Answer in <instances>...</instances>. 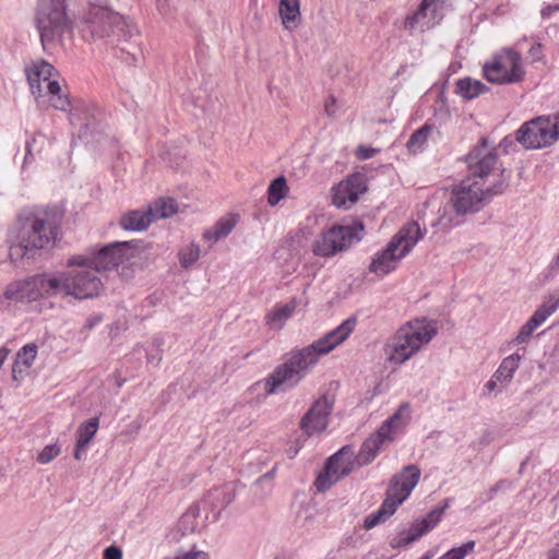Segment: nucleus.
Segmentation results:
<instances>
[{
	"label": "nucleus",
	"mask_w": 559,
	"mask_h": 559,
	"mask_svg": "<svg viewBox=\"0 0 559 559\" xmlns=\"http://www.w3.org/2000/svg\"><path fill=\"white\" fill-rule=\"evenodd\" d=\"M409 420L411 406L404 403L377 431L365 440L357 454H355L353 447H343L329 459L324 472L318 476L316 480L318 490L329 489L333 484L348 475L356 464L359 466L370 464L382 449L403 433Z\"/></svg>",
	"instance_id": "1"
},
{
	"label": "nucleus",
	"mask_w": 559,
	"mask_h": 559,
	"mask_svg": "<svg viewBox=\"0 0 559 559\" xmlns=\"http://www.w3.org/2000/svg\"><path fill=\"white\" fill-rule=\"evenodd\" d=\"M355 326V318L349 317L336 329L309 346L292 352L289 358L280 365L265 380V392L272 394L282 389L293 388L298 384L307 371L322 356L328 355L349 336Z\"/></svg>",
	"instance_id": "2"
},
{
	"label": "nucleus",
	"mask_w": 559,
	"mask_h": 559,
	"mask_svg": "<svg viewBox=\"0 0 559 559\" xmlns=\"http://www.w3.org/2000/svg\"><path fill=\"white\" fill-rule=\"evenodd\" d=\"M58 229L55 211L44 207L22 210L11 230L10 258H33L37 251L48 248L56 241Z\"/></svg>",
	"instance_id": "3"
},
{
	"label": "nucleus",
	"mask_w": 559,
	"mask_h": 559,
	"mask_svg": "<svg viewBox=\"0 0 559 559\" xmlns=\"http://www.w3.org/2000/svg\"><path fill=\"white\" fill-rule=\"evenodd\" d=\"M499 194L473 178L465 177L452 187L448 201L439 209L438 219L432 225L443 230L456 227L463 223L465 215L480 211L492 197Z\"/></svg>",
	"instance_id": "4"
},
{
	"label": "nucleus",
	"mask_w": 559,
	"mask_h": 559,
	"mask_svg": "<svg viewBox=\"0 0 559 559\" xmlns=\"http://www.w3.org/2000/svg\"><path fill=\"white\" fill-rule=\"evenodd\" d=\"M437 321L416 317L401 326L385 343L384 355L389 364L400 366L417 354L437 334Z\"/></svg>",
	"instance_id": "5"
},
{
	"label": "nucleus",
	"mask_w": 559,
	"mask_h": 559,
	"mask_svg": "<svg viewBox=\"0 0 559 559\" xmlns=\"http://www.w3.org/2000/svg\"><path fill=\"white\" fill-rule=\"evenodd\" d=\"M466 178L489 187V191L503 193L509 187L510 173L502 168L497 150L489 146L487 138L480 141L466 155Z\"/></svg>",
	"instance_id": "6"
},
{
	"label": "nucleus",
	"mask_w": 559,
	"mask_h": 559,
	"mask_svg": "<svg viewBox=\"0 0 559 559\" xmlns=\"http://www.w3.org/2000/svg\"><path fill=\"white\" fill-rule=\"evenodd\" d=\"M419 478L420 471L413 464L405 466L401 473L394 475L390 480L384 501L376 512L365 519L364 527L366 530L373 528L393 515L397 507L411 496Z\"/></svg>",
	"instance_id": "7"
},
{
	"label": "nucleus",
	"mask_w": 559,
	"mask_h": 559,
	"mask_svg": "<svg viewBox=\"0 0 559 559\" xmlns=\"http://www.w3.org/2000/svg\"><path fill=\"white\" fill-rule=\"evenodd\" d=\"M423 237L419 224L408 222L393 236L385 249L376 253L369 266L370 272L380 276L392 272Z\"/></svg>",
	"instance_id": "8"
},
{
	"label": "nucleus",
	"mask_w": 559,
	"mask_h": 559,
	"mask_svg": "<svg viewBox=\"0 0 559 559\" xmlns=\"http://www.w3.org/2000/svg\"><path fill=\"white\" fill-rule=\"evenodd\" d=\"M67 0H39L36 13V27L43 49L50 52L61 41L68 28L66 15Z\"/></svg>",
	"instance_id": "9"
},
{
	"label": "nucleus",
	"mask_w": 559,
	"mask_h": 559,
	"mask_svg": "<svg viewBox=\"0 0 559 559\" xmlns=\"http://www.w3.org/2000/svg\"><path fill=\"white\" fill-rule=\"evenodd\" d=\"M143 249L142 241H117L107 245L91 257L78 255L69 259V265L88 266L96 273L117 267L119 264L138 255Z\"/></svg>",
	"instance_id": "10"
},
{
	"label": "nucleus",
	"mask_w": 559,
	"mask_h": 559,
	"mask_svg": "<svg viewBox=\"0 0 559 559\" xmlns=\"http://www.w3.org/2000/svg\"><path fill=\"white\" fill-rule=\"evenodd\" d=\"M55 68L45 60H37L25 68L32 94L39 98L49 96L50 105L66 111L70 107L68 95L61 93V86L53 75Z\"/></svg>",
	"instance_id": "11"
},
{
	"label": "nucleus",
	"mask_w": 559,
	"mask_h": 559,
	"mask_svg": "<svg viewBox=\"0 0 559 559\" xmlns=\"http://www.w3.org/2000/svg\"><path fill=\"white\" fill-rule=\"evenodd\" d=\"M87 22L94 37L103 38L117 35L128 41L138 35V31L130 20L108 7H93Z\"/></svg>",
	"instance_id": "12"
},
{
	"label": "nucleus",
	"mask_w": 559,
	"mask_h": 559,
	"mask_svg": "<svg viewBox=\"0 0 559 559\" xmlns=\"http://www.w3.org/2000/svg\"><path fill=\"white\" fill-rule=\"evenodd\" d=\"M364 230L361 223L352 225H333L322 231L312 243V252L318 257L330 258L346 251L354 242L360 240Z\"/></svg>",
	"instance_id": "13"
},
{
	"label": "nucleus",
	"mask_w": 559,
	"mask_h": 559,
	"mask_svg": "<svg viewBox=\"0 0 559 559\" xmlns=\"http://www.w3.org/2000/svg\"><path fill=\"white\" fill-rule=\"evenodd\" d=\"M559 138V114L538 117L525 122L516 132V141L525 148H540L554 144Z\"/></svg>",
	"instance_id": "14"
},
{
	"label": "nucleus",
	"mask_w": 559,
	"mask_h": 559,
	"mask_svg": "<svg viewBox=\"0 0 559 559\" xmlns=\"http://www.w3.org/2000/svg\"><path fill=\"white\" fill-rule=\"evenodd\" d=\"M483 71L489 82L497 84L519 83L525 74L521 55L512 49H503L495 55Z\"/></svg>",
	"instance_id": "15"
},
{
	"label": "nucleus",
	"mask_w": 559,
	"mask_h": 559,
	"mask_svg": "<svg viewBox=\"0 0 559 559\" xmlns=\"http://www.w3.org/2000/svg\"><path fill=\"white\" fill-rule=\"evenodd\" d=\"M57 276L60 280V294L73 296L76 299H88L98 296L103 283L97 273L88 266H80Z\"/></svg>",
	"instance_id": "16"
},
{
	"label": "nucleus",
	"mask_w": 559,
	"mask_h": 559,
	"mask_svg": "<svg viewBox=\"0 0 559 559\" xmlns=\"http://www.w3.org/2000/svg\"><path fill=\"white\" fill-rule=\"evenodd\" d=\"M60 294V280L57 276L38 274L16 282L5 290V299L35 300L41 296Z\"/></svg>",
	"instance_id": "17"
},
{
	"label": "nucleus",
	"mask_w": 559,
	"mask_h": 559,
	"mask_svg": "<svg viewBox=\"0 0 559 559\" xmlns=\"http://www.w3.org/2000/svg\"><path fill=\"white\" fill-rule=\"evenodd\" d=\"M443 508L431 510L425 518L414 521L408 528L401 531L391 542L393 548L405 547L432 530L442 519Z\"/></svg>",
	"instance_id": "18"
},
{
	"label": "nucleus",
	"mask_w": 559,
	"mask_h": 559,
	"mask_svg": "<svg viewBox=\"0 0 559 559\" xmlns=\"http://www.w3.org/2000/svg\"><path fill=\"white\" fill-rule=\"evenodd\" d=\"M367 191L366 177L355 173L341 181L333 189V204L337 207H349Z\"/></svg>",
	"instance_id": "19"
},
{
	"label": "nucleus",
	"mask_w": 559,
	"mask_h": 559,
	"mask_svg": "<svg viewBox=\"0 0 559 559\" xmlns=\"http://www.w3.org/2000/svg\"><path fill=\"white\" fill-rule=\"evenodd\" d=\"M332 408V401L325 395L319 397L301 418V430L308 436L325 430Z\"/></svg>",
	"instance_id": "20"
},
{
	"label": "nucleus",
	"mask_w": 559,
	"mask_h": 559,
	"mask_svg": "<svg viewBox=\"0 0 559 559\" xmlns=\"http://www.w3.org/2000/svg\"><path fill=\"white\" fill-rule=\"evenodd\" d=\"M154 222L153 209L133 210L123 214L120 218V226L124 230L141 231L146 229Z\"/></svg>",
	"instance_id": "21"
},
{
	"label": "nucleus",
	"mask_w": 559,
	"mask_h": 559,
	"mask_svg": "<svg viewBox=\"0 0 559 559\" xmlns=\"http://www.w3.org/2000/svg\"><path fill=\"white\" fill-rule=\"evenodd\" d=\"M278 13L286 29L296 28L300 22L299 0H280Z\"/></svg>",
	"instance_id": "22"
},
{
	"label": "nucleus",
	"mask_w": 559,
	"mask_h": 559,
	"mask_svg": "<svg viewBox=\"0 0 559 559\" xmlns=\"http://www.w3.org/2000/svg\"><path fill=\"white\" fill-rule=\"evenodd\" d=\"M237 223V215H228L222 217L215 223V225L212 228L206 229L203 233V239L212 242H217L222 238L227 237L236 227Z\"/></svg>",
	"instance_id": "23"
},
{
	"label": "nucleus",
	"mask_w": 559,
	"mask_h": 559,
	"mask_svg": "<svg viewBox=\"0 0 559 559\" xmlns=\"http://www.w3.org/2000/svg\"><path fill=\"white\" fill-rule=\"evenodd\" d=\"M488 87L480 81L464 78L457 81L456 92L466 99H473L485 93Z\"/></svg>",
	"instance_id": "24"
},
{
	"label": "nucleus",
	"mask_w": 559,
	"mask_h": 559,
	"mask_svg": "<svg viewBox=\"0 0 559 559\" xmlns=\"http://www.w3.org/2000/svg\"><path fill=\"white\" fill-rule=\"evenodd\" d=\"M37 356V346L34 343L24 345L16 354V359L13 365V373L22 372L23 369H28Z\"/></svg>",
	"instance_id": "25"
},
{
	"label": "nucleus",
	"mask_w": 559,
	"mask_h": 559,
	"mask_svg": "<svg viewBox=\"0 0 559 559\" xmlns=\"http://www.w3.org/2000/svg\"><path fill=\"white\" fill-rule=\"evenodd\" d=\"M520 361L521 355L519 354H512L506 357L493 373V378L499 381L509 382L513 378L515 370L519 368Z\"/></svg>",
	"instance_id": "26"
},
{
	"label": "nucleus",
	"mask_w": 559,
	"mask_h": 559,
	"mask_svg": "<svg viewBox=\"0 0 559 559\" xmlns=\"http://www.w3.org/2000/svg\"><path fill=\"white\" fill-rule=\"evenodd\" d=\"M99 428V418L93 417L83 421L76 431V441L80 447H88Z\"/></svg>",
	"instance_id": "27"
},
{
	"label": "nucleus",
	"mask_w": 559,
	"mask_h": 559,
	"mask_svg": "<svg viewBox=\"0 0 559 559\" xmlns=\"http://www.w3.org/2000/svg\"><path fill=\"white\" fill-rule=\"evenodd\" d=\"M69 120L73 126H84L85 129H88L91 119L93 115L91 109L86 105H78L75 107H69ZM84 133H87V130H84Z\"/></svg>",
	"instance_id": "28"
},
{
	"label": "nucleus",
	"mask_w": 559,
	"mask_h": 559,
	"mask_svg": "<svg viewBox=\"0 0 559 559\" xmlns=\"http://www.w3.org/2000/svg\"><path fill=\"white\" fill-rule=\"evenodd\" d=\"M154 221L166 218L177 212V202L171 198H162L157 200L153 206Z\"/></svg>",
	"instance_id": "29"
},
{
	"label": "nucleus",
	"mask_w": 559,
	"mask_h": 559,
	"mask_svg": "<svg viewBox=\"0 0 559 559\" xmlns=\"http://www.w3.org/2000/svg\"><path fill=\"white\" fill-rule=\"evenodd\" d=\"M287 190L286 179L281 176L274 179L267 189V202L270 205H276L284 197Z\"/></svg>",
	"instance_id": "30"
},
{
	"label": "nucleus",
	"mask_w": 559,
	"mask_h": 559,
	"mask_svg": "<svg viewBox=\"0 0 559 559\" xmlns=\"http://www.w3.org/2000/svg\"><path fill=\"white\" fill-rule=\"evenodd\" d=\"M431 131L432 128L428 124H425L416 130L407 141L406 146L408 151L413 153L419 152L424 147Z\"/></svg>",
	"instance_id": "31"
},
{
	"label": "nucleus",
	"mask_w": 559,
	"mask_h": 559,
	"mask_svg": "<svg viewBox=\"0 0 559 559\" xmlns=\"http://www.w3.org/2000/svg\"><path fill=\"white\" fill-rule=\"evenodd\" d=\"M450 0H423L421 3L419 4L418 7V10L407 16L406 21H405V26L407 28H411L413 29L415 27V25L426 16V12L427 10L433 5V4H437L439 3L440 5H443L445 4L447 2H449Z\"/></svg>",
	"instance_id": "32"
},
{
	"label": "nucleus",
	"mask_w": 559,
	"mask_h": 559,
	"mask_svg": "<svg viewBox=\"0 0 559 559\" xmlns=\"http://www.w3.org/2000/svg\"><path fill=\"white\" fill-rule=\"evenodd\" d=\"M200 247L197 243H189L179 250L178 258L183 269L190 267L200 258Z\"/></svg>",
	"instance_id": "33"
},
{
	"label": "nucleus",
	"mask_w": 559,
	"mask_h": 559,
	"mask_svg": "<svg viewBox=\"0 0 559 559\" xmlns=\"http://www.w3.org/2000/svg\"><path fill=\"white\" fill-rule=\"evenodd\" d=\"M547 317H532L527 323L521 329L514 342L518 344L526 343L532 336L533 332L542 325Z\"/></svg>",
	"instance_id": "34"
},
{
	"label": "nucleus",
	"mask_w": 559,
	"mask_h": 559,
	"mask_svg": "<svg viewBox=\"0 0 559 559\" xmlns=\"http://www.w3.org/2000/svg\"><path fill=\"white\" fill-rule=\"evenodd\" d=\"M475 542L469 540L460 547H454L442 555L439 559H465L468 555L474 552Z\"/></svg>",
	"instance_id": "35"
},
{
	"label": "nucleus",
	"mask_w": 559,
	"mask_h": 559,
	"mask_svg": "<svg viewBox=\"0 0 559 559\" xmlns=\"http://www.w3.org/2000/svg\"><path fill=\"white\" fill-rule=\"evenodd\" d=\"M306 302L304 297L293 298L292 300L280 305L273 314H293L294 312L305 311Z\"/></svg>",
	"instance_id": "36"
},
{
	"label": "nucleus",
	"mask_w": 559,
	"mask_h": 559,
	"mask_svg": "<svg viewBox=\"0 0 559 559\" xmlns=\"http://www.w3.org/2000/svg\"><path fill=\"white\" fill-rule=\"evenodd\" d=\"M559 308V288L549 295L534 314H552Z\"/></svg>",
	"instance_id": "37"
},
{
	"label": "nucleus",
	"mask_w": 559,
	"mask_h": 559,
	"mask_svg": "<svg viewBox=\"0 0 559 559\" xmlns=\"http://www.w3.org/2000/svg\"><path fill=\"white\" fill-rule=\"evenodd\" d=\"M61 452L60 447L55 444L46 445L37 455V461L40 464H48L56 459Z\"/></svg>",
	"instance_id": "38"
},
{
	"label": "nucleus",
	"mask_w": 559,
	"mask_h": 559,
	"mask_svg": "<svg viewBox=\"0 0 559 559\" xmlns=\"http://www.w3.org/2000/svg\"><path fill=\"white\" fill-rule=\"evenodd\" d=\"M103 559H122V550L120 547L111 545L104 550Z\"/></svg>",
	"instance_id": "39"
},
{
	"label": "nucleus",
	"mask_w": 559,
	"mask_h": 559,
	"mask_svg": "<svg viewBox=\"0 0 559 559\" xmlns=\"http://www.w3.org/2000/svg\"><path fill=\"white\" fill-rule=\"evenodd\" d=\"M324 111L329 117H334L337 112L336 98L330 96L324 104Z\"/></svg>",
	"instance_id": "40"
},
{
	"label": "nucleus",
	"mask_w": 559,
	"mask_h": 559,
	"mask_svg": "<svg viewBox=\"0 0 559 559\" xmlns=\"http://www.w3.org/2000/svg\"><path fill=\"white\" fill-rule=\"evenodd\" d=\"M559 12V3L557 4H547L544 5L540 10V15L543 19H550L554 13Z\"/></svg>",
	"instance_id": "41"
},
{
	"label": "nucleus",
	"mask_w": 559,
	"mask_h": 559,
	"mask_svg": "<svg viewBox=\"0 0 559 559\" xmlns=\"http://www.w3.org/2000/svg\"><path fill=\"white\" fill-rule=\"evenodd\" d=\"M377 153L376 148L359 146L357 155L360 159H369Z\"/></svg>",
	"instance_id": "42"
},
{
	"label": "nucleus",
	"mask_w": 559,
	"mask_h": 559,
	"mask_svg": "<svg viewBox=\"0 0 559 559\" xmlns=\"http://www.w3.org/2000/svg\"><path fill=\"white\" fill-rule=\"evenodd\" d=\"M177 559H209L207 555L203 551L187 552Z\"/></svg>",
	"instance_id": "43"
},
{
	"label": "nucleus",
	"mask_w": 559,
	"mask_h": 559,
	"mask_svg": "<svg viewBox=\"0 0 559 559\" xmlns=\"http://www.w3.org/2000/svg\"><path fill=\"white\" fill-rule=\"evenodd\" d=\"M530 55L532 56L533 60H539L540 57H542V46H540V44L534 45L530 49Z\"/></svg>",
	"instance_id": "44"
},
{
	"label": "nucleus",
	"mask_w": 559,
	"mask_h": 559,
	"mask_svg": "<svg viewBox=\"0 0 559 559\" xmlns=\"http://www.w3.org/2000/svg\"><path fill=\"white\" fill-rule=\"evenodd\" d=\"M86 448L87 447H80V443L75 442L74 459L81 461Z\"/></svg>",
	"instance_id": "45"
},
{
	"label": "nucleus",
	"mask_w": 559,
	"mask_h": 559,
	"mask_svg": "<svg viewBox=\"0 0 559 559\" xmlns=\"http://www.w3.org/2000/svg\"><path fill=\"white\" fill-rule=\"evenodd\" d=\"M547 559H559V548H552L547 552Z\"/></svg>",
	"instance_id": "46"
},
{
	"label": "nucleus",
	"mask_w": 559,
	"mask_h": 559,
	"mask_svg": "<svg viewBox=\"0 0 559 559\" xmlns=\"http://www.w3.org/2000/svg\"><path fill=\"white\" fill-rule=\"evenodd\" d=\"M497 382H500L499 380H497L496 378H493V376L491 377V379L487 382L486 384V388L489 390V391H492L496 385H497Z\"/></svg>",
	"instance_id": "47"
},
{
	"label": "nucleus",
	"mask_w": 559,
	"mask_h": 559,
	"mask_svg": "<svg viewBox=\"0 0 559 559\" xmlns=\"http://www.w3.org/2000/svg\"><path fill=\"white\" fill-rule=\"evenodd\" d=\"M8 299L0 297V312L2 311H9L10 309L7 306H10V302H7Z\"/></svg>",
	"instance_id": "48"
},
{
	"label": "nucleus",
	"mask_w": 559,
	"mask_h": 559,
	"mask_svg": "<svg viewBox=\"0 0 559 559\" xmlns=\"http://www.w3.org/2000/svg\"><path fill=\"white\" fill-rule=\"evenodd\" d=\"M552 266L559 269V253L554 259Z\"/></svg>",
	"instance_id": "49"
},
{
	"label": "nucleus",
	"mask_w": 559,
	"mask_h": 559,
	"mask_svg": "<svg viewBox=\"0 0 559 559\" xmlns=\"http://www.w3.org/2000/svg\"><path fill=\"white\" fill-rule=\"evenodd\" d=\"M500 484H502V481H500L495 488H492L491 491H496L498 489V487L500 486Z\"/></svg>",
	"instance_id": "50"
},
{
	"label": "nucleus",
	"mask_w": 559,
	"mask_h": 559,
	"mask_svg": "<svg viewBox=\"0 0 559 559\" xmlns=\"http://www.w3.org/2000/svg\"><path fill=\"white\" fill-rule=\"evenodd\" d=\"M128 55H131L132 59L135 60L134 53H131V51H128Z\"/></svg>",
	"instance_id": "51"
},
{
	"label": "nucleus",
	"mask_w": 559,
	"mask_h": 559,
	"mask_svg": "<svg viewBox=\"0 0 559 559\" xmlns=\"http://www.w3.org/2000/svg\"><path fill=\"white\" fill-rule=\"evenodd\" d=\"M128 55H131L132 59L135 60L134 53H131V51H128Z\"/></svg>",
	"instance_id": "52"
},
{
	"label": "nucleus",
	"mask_w": 559,
	"mask_h": 559,
	"mask_svg": "<svg viewBox=\"0 0 559 559\" xmlns=\"http://www.w3.org/2000/svg\"><path fill=\"white\" fill-rule=\"evenodd\" d=\"M120 50L121 51H127V48L126 47H121Z\"/></svg>",
	"instance_id": "53"
},
{
	"label": "nucleus",
	"mask_w": 559,
	"mask_h": 559,
	"mask_svg": "<svg viewBox=\"0 0 559 559\" xmlns=\"http://www.w3.org/2000/svg\"><path fill=\"white\" fill-rule=\"evenodd\" d=\"M421 559H429V557H428V556H426V557H423Z\"/></svg>",
	"instance_id": "54"
}]
</instances>
